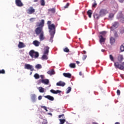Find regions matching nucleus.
Returning a JSON list of instances; mask_svg holds the SVG:
<instances>
[{"label": "nucleus", "instance_id": "nucleus-31", "mask_svg": "<svg viewBox=\"0 0 124 124\" xmlns=\"http://www.w3.org/2000/svg\"><path fill=\"white\" fill-rule=\"evenodd\" d=\"M40 3L42 6H45V0H40Z\"/></svg>", "mask_w": 124, "mask_h": 124}, {"label": "nucleus", "instance_id": "nucleus-11", "mask_svg": "<svg viewBox=\"0 0 124 124\" xmlns=\"http://www.w3.org/2000/svg\"><path fill=\"white\" fill-rule=\"evenodd\" d=\"M16 4L18 7H22V6H24V4L22 2L21 0H16Z\"/></svg>", "mask_w": 124, "mask_h": 124}, {"label": "nucleus", "instance_id": "nucleus-13", "mask_svg": "<svg viewBox=\"0 0 124 124\" xmlns=\"http://www.w3.org/2000/svg\"><path fill=\"white\" fill-rule=\"evenodd\" d=\"M18 47L19 49H22V48H25L26 47V45L22 42H19Z\"/></svg>", "mask_w": 124, "mask_h": 124}, {"label": "nucleus", "instance_id": "nucleus-52", "mask_svg": "<svg viewBox=\"0 0 124 124\" xmlns=\"http://www.w3.org/2000/svg\"><path fill=\"white\" fill-rule=\"evenodd\" d=\"M120 2H124V0H118Z\"/></svg>", "mask_w": 124, "mask_h": 124}, {"label": "nucleus", "instance_id": "nucleus-29", "mask_svg": "<svg viewBox=\"0 0 124 124\" xmlns=\"http://www.w3.org/2000/svg\"><path fill=\"white\" fill-rule=\"evenodd\" d=\"M100 16H100L99 15H98L97 14H94L93 16L94 19H96V20H98Z\"/></svg>", "mask_w": 124, "mask_h": 124}, {"label": "nucleus", "instance_id": "nucleus-22", "mask_svg": "<svg viewBox=\"0 0 124 124\" xmlns=\"http://www.w3.org/2000/svg\"><path fill=\"white\" fill-rule=\"evenodd\" d=\"M63 75L66 78H71V74L69 73H63Z\"/></svg>", "mask_w": 124, "mask_h": 124}, {"label": "nucleus", "instance_id": "nucleus-10", "mask_svg": "<svg viewBox=\"0 0 124 124\" xmlns=\"http://www.w3.org/2000/svg\"><path fill=\"white\" fill-rule=\"evenodd\" d=\"M28 14H32L35 12V9L33 8V7H30L29 9L27 10Z\"/></svg>", "mask_w": 124, "mask_h": 124}, {"label": "nucleus", "instance_id": "nucleus-42", "mask_svg": "<svg viewBox=\"0 0 124 124\" xmlns=\"http://www.w3.org/2000/svg\"><path fill=\"white\" fill-rule=\"evenodd\" d=\"M41 108H43V109H44V110H46V112L48 111V110L47 109V107H46V106H42Z\"/></svg>", "mask_w": 124, "mask_h": 124}, {"label": "nucleus", "instance_id": "nucleus-36", "mask_svg": "<svg viewBox=\"0 0 124 124\" xmlns=\"http://www.w3.org/2000/svg\"><path fill=\"white\" fill-rule=\"evenodd\" d=\"M35 68L37 69H39L40 68H42V66L40 65V64H38L35 66Z\"/></svg>", "mask_w": 124, "mask_h": 124}, {"label": "nucleus", "instance_id": "nucleus-51", "mask_svg": "<svg viewBox=\"0 0 124 124\" xmlns=\"http://www.w3.org/2000/svg\"><path fill=\"white\" fill-rule=\"evenodd\" d=\"M40 77H41L42 80H43V79H44V78H45L44 75H41L40 76Z\"/></svg>", "mask_w": 124, "mask_h": 124}, {"label": "nucleus", "instance_id": "nucleus-46", "mask_svg": "<svg viewBox=\"0 0 124 124\" xmlns=\"http://www.w3.org/2000/svg\"><path fill=\"white\" fill-rule=\"evenodd\" d=\"M114 17V15L113 14H110L109 15V18H113Z\"/></svg>", "mask_w": 124, "mask_h": 124}, {"label": "nucleus", "instance_id": "nucleus-16", "mask_svg": "<svg viewBox=\"0 0 124 124\" xmlns=\"http://www.w3.org/2000/svg\"><path fill=\"white\" fill-rule=\"evenodd\" d=\"M41 83L42 84H44L45 85H49V79H43L41 80Z\"/></svg>", "mask_w": 124, "mask_h": 124}, {"label": "nucleus", "instance_id": "nucleus-26", "mask_svg": "<svg viewBox=\"0 0 124 124\" xmlns=\"http://www.w3.org/2000/svg\"><path fill=\"white\" fill-rule=\"evenodd\" d=\"M92 14H93V11L91 10L87 11V15H88L89 18H92Z\"/></svg>", "mask_w": 124, "mask_h": 124}, {"label": "nucleus", "instance_id": "nucleus-21", "mask_svg": "<svg viewBox=\"0 0 124 124\" xmlns=\"http://www.w3.org/2000/svg\"><path fill=\"white\" fill-rule=\"evenodd\" d=\"M113 7L115 9V12H117L118 11V9L119 8V7L118 6V3H114L113 4Z\"/></svg>", "mask_w": 124, "mask_h": 124}, {"label": "nucleus", "instance_id": "nucleus-7", "mask_svg": "<svg viewBox=\"0 0 124 124\" xmlns=\"http://www.w3.org/2000/svg\"><path fill=\"white\" fill-rule=\"evenodd\" d=\"M24 68L25 69L31 70V71H33L34 70L33 66L30 64H25L24 65Z\"/></svg>", "mask_w": 124, "mask_h": 124}, {"label": "nucleus", "instance_id": "nucleus-38", "mask_svg": "<svg viewBox=\"0 0 124 124\" xmlns=\"http://www.w3.org/2000/svg\"><path fill=\"white\" fill-rule=\"evenodd\" d=\"M120 51L121 52H124V46L123 45L120 46Z\"/></svg>", "mask_w": 124, "mask_h": 124}, {"label": "nucleus", "instance_id": "nucleus-6", "mask_svg": "<svg viewBox=\"0 0 124 124\" xmlns=\"http://www.w3.org/2000/svg\"><path fill=\"white\" fill-rule=\"evenodd\" d=\"M119 27V22L115 21L112 23V26L110 27L111 31H115L117 28Z\"/></svg>", "mask_w": 124, "mask_h": 124}, {"label": "nucleus", "instance_id": "nucleus-15", "mask_svg": "<svg viewBox=\"0 0 124 124\" xmlns=\"http://www.w3.org/2000/svg\"><path fill=\"white\" fill-rule=\"evenodd\" d=\"M40 35L39 36L40 41H43L45 39V37L44 36V32L39 34Z\"/></svg>", "mask_w": 124, "mask_h": 124}, {"label": "nucleus", "instance_id": "nucleus-27", "mask_svg": "<svg viewBox=\"0 0 124 124\" xmlns=\"http://www.w3.org/2000/svg\"><path fill=\"white\" fill-rule=\"evenodd\" d=\"M69 66L71 68H75V67H76V65L74 63H71L69 64Z\"/></svg>", "mask_w": 124, "mask_h": 124}, {"label": "nucleus", "instance_id": "nucleus-37", "mask_svg": "<svg viewBox=\"0 0 124 124\" xmlns=\"http://www.w3.org/2000/svg\"><path fill=\"white\" fill-rule=\"evenodd\" d=\"M60 124H63L65 123V119H60Z\"/></svg>", "mask_w": 124, "mask_h": 124}, {"label": "nucleus", "instance_id": "nucleus-4", "mask_svg": "<svg viewBox=\"0 0 124 124\" xmlns=\"http://www.w3.org/2000/svg\"><path fill=\"white\" fill-rule=\"evenodd\" d=\"M114 66L115 68H118L120 70H124V62H122L121 64L119 62H114Z\"/></svg>", "mask_w": 124, "mask_h": 124}, {"label": "nucleus", "instance_id": "nucleus-18", "mask_svg": "<svg viewBox=\"0 0 124 124\" xmlns=\"http://www.w3.org/2000/svg\"><path fill=\"white\" fill-rule=\"evenodd\" d=\"M44 97H45V98H47V99H48V100H50V101H53L54 99V97L50 95L45 96Z\"/></svg>", "mask_w": 124, "mask_h": 124}, {"label": "nucleus", "instance_id": "nucleus-41", "mask_svg": "<svg viewBox=\"0 0 124 124\" xmlns=\"http://www.w3.org/2000/svg\"><path fill=\"white\" fill-rule=\"evenodd\" d=\"M63 51L66 53H68V52H69V49H68V48L67 47H65V48H64Z\"/></svg>", "mask_w": 124, "mask_h": 124}, {"label": "nucleus", "instance_id": "nucleus-9", "mask_svg": "<svg viewBox=\"0 0 124 124\" xmlns=\"http://www.w3.org/2000/svg\"><path fill=\"white\" fill-rule=\"evenodd\" d=\"M117 19H118V20H120V19H121L120 21L122 22V23H124V17H123V13H122V12L119 13L117 15Z\"/></svg>", "mask_w": 124, "mask_h": 124}, {"label": "nucleus", "instance_id": "nucleus-44", "mask_svg": "<svg viewBox=\"0 0 124 124\" xmlns=\"http://www.w3.org/2000/svg\"><path fill=\"white\" fill-rule=\"evenodd\" d=\"M97 5V4L96 3V2H94L93 4V7L95 8L96 7V6Z\"/></svg>", "mask_w": 124, "mask_h": 124}, {"label": "nucleus", "instance_id": "nucleus-34", "mask_svg": "<svg viewBox=\"0 0 124 124\" xmlns=\"http://www.w3.org/2000/svg\"><path fill=\"white\" fill-rule=\"evenodd\" d=\"M48 11H50L51 13H55L56 12V9L55 8H52L48 10Z\"/></svg>", "mask_w": 124, "mask_h": 124}, {"label": "nucleus", "instance_id": "nucleus-57", "mask_svg": "<svg viewBox=\"0 0 124 124\" xmlns=\"http://www.w3.org/2000/svg\"><path fill=\"white\" fill-rule=\"evenodd\" d=\"M101 51H102V52H105V49H102Z\"/></svg>", "mask_w": 124, "mask_h": 124}, {"label": "nucleus", "instance_id": "nucleus-58", "mask_svg": "<svg viewBox=\"0 0 124 124\" xmlns=\"http://www.w3.org/2000/svg\"><path fill=\"white\" fill-rule=\"evenodd\" d=\"M115 124H120V123H119V122H116V123H115Z\"/></svg>", "mask_w": 124, "mask_h": 124}, {"label": "nucleus", "instance_id": "nucleus-39", "mask_svg": "<svg viewBox=\"0 0 124 124\" xmlns=\"http://www.w3.org/2000/svg\"><path fill=\"white\" fill-rule=\"evenodd\" d=\"M0 74H5V70L4 69L0 70Z\"/></svg>", "mask_w": 124, "mask_h": 124}, {"label": "nucleus", "instance_id": "nucleus-48", "mask_svg": "<svg viewBox=\"0 0 124 124\" xmlns=\"http://www.w3.org/2000/svg\"><path fill=\"white\" fill-rule=\"evenodd\" d=\"M114 36L115 37H118V33L117 32L114 33Z\"/></svg>", "mask_w": 124, "mask_h": 124}, {"label": "nucleus", "instance_id": "nucleus-43", "mask_svg": "<svg viewBox=\"0 0 124 124\" xmlns=\"http://www.w3.org/2000/svg\"><path fill=\"white\" fill-rule=\"evenodd\" d=\"M100 34H102V35L105 36V34H106V32H105V31L101 32H100Z\"/></svg>", "mask_w": 124, "mask_h": 124}, {"label": "nucleus", "instance_id": "nucleus-49", "mask_svg": "<svg viewBox=\"0 0 124 124\" xmlns=\"http://www.w3.org/2000/svg\"><path fill=\"white\" fill-rule=\"evenodd\" d=\"M41 99H42V96L40 95L38 96V100H41Z\"/></svg>", "mask_w": 124, "mask_h": 124}, {"label": "nucleus", "instance_id": "nucleus-19", "mask_svg": "<svg viewBox=\"0 0 124 124\" xmlns=\"http://www.w3.org/2000/svg\"><path fill=\"white\" fill-rule=\"evenodd\" d=\"M33 45L35 46V47H38L40 45V42L37 40H34L32 43Z\"/></svg>", "mask_w": 124, "mask_h": 124}, {"label": "nucleus", "instance_id": "nucleus-47", "mask_svg": "<svg viewBox=\"0 0 124 124\" xmlns=\"http://www.w3.org/2000/svg\"><path fill=\"white\" fill-rule=\"evenodd\" d=\"M86 59H87V55H84L83 57L82 58L83 61H85V60H86Z\"/></svg>", "mask_w": 124, "mask_h": 124}, {"label": "nucleus", "instance_id": "nucleus-54", "mask_svg": "<svg viewBox=\"0 0 124 124\" xmlns=\"http://www.w3.org/2000/svg\"><path fill=\"white\" fill-rule=\"evenodd\" d=\"M38 1V0H33L34 2H37Z\"/></svg>", "mask_w": 124, "mask_h": 124}, {"label": "nucleus", "instance_id": "nucleus-12", "mask_svg": "<svg viewBox=\"0 0 124 124\" xmlns=\"http://www.w3.org/2000/svg\"><path fill=\"white\" fill-rule=\"evenodd\" d=\"M50 34V39L49 40L50 42H53V39L54 38V35L56 32V31H49Z\"/></svg>", "mask_w": 124, "mask_h": 124}, {"label": "nucleus", "instance_id": "nucleus-2", "mask_svg": "<svg viewBox=\"0 0 124 124\" xmlns=\"http://www.w3.org/2000/svg\"><path fill=\"white\" fill-rule=\"evenodd\" d=\"M49 49H50V47H49V46H46L45 47L44 54L41 58V59L43 61L47 60V59H48V55L49 54Z\"/></svg>", "mask_w": 124, "mask_h": 124}, {"label": "nucleus", "instance_id": "nucleus-45", "mask_svg": "<svg viewBox=\"0 0 124 124\" xmlns=\"http://www.w3.org/2000/svg\"><path fill=\"white\" fill-rule=\"evenodd\" d=\"M117 95H120V94H121V91H120V90H117Z\"/></svg>", "mask_w": 124, "mask_h": 124}, {"label": "nucleus", "instance_id": "nucleus-20", "mask_svg": "<svg viewBox=\"0 0 124 124\" xmlns=\"http://www.w3.org/2000/svg\"><path fill=\"white\" fill-rule=\"evenodd\" d=\"M50 92H51L52 93H54V94H57V93H62V91L60 90L55 91L53 89H51L50 90Z\"/></svg>", "mask_w": 124, "mask_h": 124}, {"label": "nucleus", "instance_id": "nucleus-55", "mask_svg": "<svg viewBox=\"0 0 124 124\" xmlns=\"http://www.w3.org/2000/svg\"><path fill=\"white\" fill-rule=\"evenodd\" d=\"M83 52L84 54H87V52L86 51L83 50Z\"/></svg>", "mask_w": 124, "mask_h": 124}, {"label": "nucleus", "instance_id": "nucleus-28", "mask_svg": "<svg viewBox=\"0 0 124 124\" xmlns=\"http://www.w3.org/2000/svg\"><path fill=\"white\" fill-rule=\"evenodd\" d=\"M38 90H39V92H40V93H44V88L42 87H39Z\"/></svg>", "mask_w": 124, "mask_h": 124}, {"label": "nucleus", "instance_id": "nucleus-25", "mask_svg": "<svg viewBox=\"0 0 124 124\" xmlns=\"http://www.w3.org/2000/svg\"><path fill=\"white\" fill-rule=\"evenodd\" d=\"M118 61L119 62H123V60H124V57L123 55L120 54L118 57Z\"/></svg>", "mask_w": 124, "mask_h": 124}, {"label": "nucleus", "instance_id": "nucleus-17", "mask_svg": "<svg viewBox=\"0 0 124 124\" xmlns=\"http://www.w3.org/2000/svg\"><path fill=\"white\" fill-rule=\"evenodd\" d=\"M56 86H60L61 87H64L65 86V83L64 82L60 81L56 83Z\"/></svg>", "mask_w": 124, "mask_h": 124}, {"label": "nucleus", "instance_id": "nucleus-8", "mask_svg": "<svg viewBox=\"0 0 124 124\" xmlns=\"http://www.w3.org/2000/svg\"><path fill=\"white\" fill-rule=\"evenodd\" d=\"M107 13H108V11H107V10L102 9L100 10L99 16H105V15H106Z\"/></svg>", "mask_w": 124, "mask_h": 124}, {"label": "nucleus", "instance_id": "nucleus-14", "mask_svg": "<svg viewBox=\"0 0 124 124\" xmlns=\"http://www.w3.org/2000/svg\"><path fill=\"white\" fill-rule=\"evenodd\" d=\"M99 41L101 44V43H103V42H105V40H106L105 38L103 37V35H100L99 36Z\"/></svg>", "mask_w": 124, "mask_h": 124}, {"label": "nucleus", "instance_id": "nucleus-24", "mask_svg": "<svg viewBox=\"0 0 124 124\" xmlns=\"http://www.w3.org/2000/svg\"><path fill=\"white\" fill-rule=\"evenodd\" d=\"M47 74H49V75H54V74H55V71L54 70V69H52L51 70H49L47 72Z\"/></svg>", "mask_w": 124, "mask_h": 124}, {"label": "nucleus", "instance_id": "nucleus-50", "mask_svg": "<svg viewBox=\"0 0 124 124\" xmlns=\"http://www.w3.org/2000/svg\"><path fill=\"white\" fill-rule=\"evenodd\" d=\"M62 117H64V114H63L62 115H59V119H61V118H62Z\"/></svg>", "mask_w": 124, "mask_h": 124}, {"label": "nucleus", "instance_id": "nucleus-32", "mask_svg": "<svg viewBox=\"0 0 124 124\" xmlns=\"http://www.w3.org/2000/svg\"><path fill=\"white\" fill-rule=\"evenodd\" d=\"M34 77L35 79H39L40 77L39 76V75L38 74L36 73L34 75Z\"/></svg>", "mask_w": 124, "mask_h": 124}, {"label": "nucleus", "instance_id": "nucleus-40", "mask_svg": "<svg viewBox=\"0 0 124 124\" xmlns=\"http://www.w3.org/2000/svg\"><path fill=\"white\" fill-rule=\"evenodd\" d=\"M109 59L111 62H114V57H113L112 55H109Z\"/></svg>", "mask_w": 124, "mask_h": 124}, {"label": "nucleus", "instance_id": "nucleus-30", "mask_svg": "<svg viewBox=\"0 0 124 124\" xmlns=\"http://www.w3.org/2000/svg\"><path fill=\"white\" fill-rule=\"evenodd\" d=\"M69 5H70V3H67L66 4L64 7H62V9L63 10L66 9V8L69 7Z\"/></svg>", "mask_w": 124, "mask_h": 124}, {"label": "nucleus", "instance_id": "nucleus-3", "mask_svg": "<svg viewBox=\"0 0 124 124\" xmlns=\"http://www.w3.org/2000/svg\"><path fill=\"white\" fill-rule=\"evenodd\" d=\"M29 55L32 59H37L39 57V53L37 52L34 51L33 50H31L29 52Z\"/></svg>", "mask_w": 124, "mask_h": 124}, {"label": "nucleus", "instance_id": "nucleus-23", "mask_svg": "<svg viewBox=\"0 0 124 124\" xmlns=\"http://www.w3.org/2000/svg\"><path fill=\"white\" fill-rule=\"evenodd\" d=\"M109 40H110V43L111 45H113V44H114V43L116 42V40L113 37H110Z\"/></svg>", "mask_w": 124, "mask_h": 124}, {"label": "nucleus", "instance_id": "nucleus-35", "mask_svg": "<svg viewBox=\"0 0 124 124\" xmlns=\"http://www.w3.org/2000/svg\"><path fill=\"white\" fill-rule=\"evenodd\" d=\"M71 92V88L70 87H68L67 88V91L66 92V93H69Z\"/></svg>", "mask_w": 124, "mask_h": 124}, {"label": "nucleus", "instance_id": "nucleus-53", "mask_svg": "<svg viewBox=\"0 0 124 124\" xmlns=\"http://www.w3.org/2000/svg\"><path fill=\"white\" fill-rule=\"evenodd\" d=\"M79 74L80 76H82V75H83V74H82V72H80Z\"/></svg>", "mask_w": 124, "mask_h": 124}, {"label": "nucleus", "instance_id": "nucleus-5", "mask_svg": "<svg viewBox=\"0 0 124 124\" xmlns=\"http://www.w3.org/2000/svg\"><path fill=\"white\" fill-rule=\"evenodd\" d=\"M51 21H47V25L48 27V29L49 30V31H56V26H55V24H51Z\"/></svg>", "mask_w": 124, "mask_h": 124}, {"label": "nucleus", "instance_id": "nucleus-1", "mask_svg": "<svg viewBox=\"0 0 124 124\" xmlns=\"http://www.w3.org/2000/svg\"><path fill=\"white\" fill-rule=\"evenodd\" d=\"M45 21L44 19H42L40 23H37V27L35 30V32L37 35L44 32L43 31V27H44Z\"/></svg>", "mask_w": 124, "mask_h": 124}, {"label": "nucleus", "instance_id": "nucleus-33", "mask_svg": "<svg viewBox=\"0 0 124 124\" xmlns=\"http://www.w3.org/2000/svg\"><path fill=\"white\" fill-rule=\"evenodd\" d=\"M31 98L33 101H35V98H36V96L35 94H33L31 95Z\"/></svg>", "mask_w": 124, "mask_h": 124}, {"label": "nucleus", "instance_id": "nucleus-56", "mask_svg": "<svg viewBox=\"0 0 124 124\" xmlns=\"http://www.w3.org/2000/svg\"><path fill=\"white\" fill-rule=\"evenodd\" d=\"M76 63H77L78 64H79V63H80V62H79V61H76Z\"/></svg>", "mask_w": 124, "mask_h": 124}, {"label": "nucleus", "instance_id": "nucleus-59", "mask_svg": "<svg viewBox=\"0 0 124 124\" xmlns=\"http://www.w3.org/2000/svg\"><path fill=\"white\" fill-rule=\"evenodd\" d=\"M32 72H31L30 74H31H31H32Z\"/></svg>", "mask_w": 124, "mask_h": 124}]
</instances>
